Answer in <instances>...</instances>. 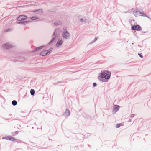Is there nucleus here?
I'll list each match as a JSON object with an SVG mask.
<instances>
[{
    "label": "nucleus",
    "instance_id": "26",
    "mask_svg": "<svg viewBox=\"0 0 151 151\" xmlns=\"http://www.w3.org/2000/svg\"><path fill=\"white\" fill-rule=\"evenodd\" d=\"M138 55H139V56L141 57V58H143V56L142 55V54L141 53H140V54H138Z\"/></svg>",
    "mask_w": 151,
    "mask_h": 151
},
{
    "label": "nucleus",
    "instance_id": "12",
    "mask_svg": "<svg viewBox=\"0 0 151 151\" xmlns=\"http://www.w3.org/2000/svg\"><path fill=\"white\" fill-rule=\"evenodd\" d=\"M28 22H29V21H21L18 22L17 23L20 24H24L25 25Z\"/></svg>",
    "mask_w": 151,
    "mask_h": 151
},
{
    "label": "nucleus",
    "instance_id": "20",
    "mask_svg": "<svg viewBox=\"0 0 151 151\" xmlns=\"http://www.w3.org/2000/svg\"><path fill=\"white\" fill-rule=\"evenodd\" d=\"M80 20L82 22H84L86 21V19H83L81 18L80 19Z\"/></svg>",
    "mask_w": 151,
    "mask_h": 151
},
{
    "label": "nucleus",
    "instance_id": "18",
    "mask_svg": "<svg viewBox=\"0 0 151 151\" xmlns=\"http://www.w3.org/2000/svg\"><path fill=\"white\" fill-rule=\"evenodd\" d=\"M35 93V91L33 89H31L30 90V93L32 95H34Z\"/></svg>",
    "mask_w": 151,
    "mask_h": 151
},
{
    "label": "nucleus",
    "instance_id": "5",
    "mask_svg": "<svg viewBox=\"0 0 151 151\" xmlns=\"http://www.w3.org/2000/svg\"><path fill=\"white\" fill-rule=\"evenodd\" d=\"M101 78H105L106 79H108L110 77V76L107 73L103 72L101 74Z\"/></svg>",
    "mask_w": 151,
    "mask_h": 151
},
{
    "label": "nucleus",
    "instance_id": "17",
    "mask_svg": "<svg viewBox=\"0 0 151 151\" xmlns=\"http://www.w3.org/2000/svg\"><path fill=\"white\" fill-rule=\"evenodd\" d=\"M11 137V136H7L6 137L3 138V139H5L6 140H10Z\"/></svg>",
    "mask_w": 151,
    "mask_h": 151
},
{
    "label": "nucleus",
    "instance_id": "21",
    "mask_svg": "<svg viewBox=\"0 0 151 151\" xmlns=\"http://www.w3.org/2000/svg\"><path fill=\"white\" fill-rule=\"evenodd\" d=\"M37 11H39V12H40V14H42V9H39L38 11L37 10H36L35 12H37Z\"/></svg>",
    "mask_w": 151,
    "mask_h": 151
},
{
    "label": "nucleus",
    "instance_id": "7",
    "mask_svg": "<svg viewBox=\"0 0 151 151\" xmlns=\"http://www.w3.org/2000/svg\"><path fill=\"white\" fill-rule=\"evenodd\" d=\"M132 29L133 30L141 31V27L139 25H134L132 27Z\"/></svg>",
    "mask_w": 151,
    "mask_h": 151
},
{
    "label": "nucleus",
    "instance_id": "11",
    "mask_svg": "<svg viewBox=\"0 0 151 151\" xmlns=\"http://www.w3.org/2000/svg\"><path fill=\"white\" fill-rule=\"evenodd\" d=\"M62 24V22L59 20L57 21L54 23V24L56 26L60 25Z\"/></svg>",
    "mask_w": 151,
    "mask_h": 151
},
{
    "label": "nucleus",
    "instance_id": "14",
    "mask_svg": "<svg viewBox=\"0 0 151 151\" xmlns=\"http://www.w3.org/2000/svg\"><path fill=\"white\" fill-rule=\"evenodd\" d=\"M116 106L115 107H114V110L115 111V112H117L119 110V106L118 105H115Z\"/></svg>",
    "mask_w": 151,
    "mask_h": 151
},
{
    "label": "nucleus",
    "instance_id": "1",
    "mask_svg": "<svg viewBox=\"0 0 151 151\" xmlns=\"http://www.w3.org/2000/svg\"><path fill=\"white\" fill-rule=\"evenodd\" d=\"M60 32L61 30L60 29L58 28L56 29L53 34V36L55 37L50 42H49L48 44H50L51 43H52L53 42H55L57 38L56 37H58Z\"/></svg>",
    "mask_w": 151,
    "mask_h": 151
},
{
    "label": "nucleus",
    "instance_id": "2",
    "mask_svg": "<svg viewBox=\"0 0 151 151\" xmlns=\"http://www.w3.org/2000/svg\"><path fill=\"white\" fill-rule=\"evenodd\" d=\"M62 36L64 39H68L70 37V33L67 31L66 27H63Z\"/></svg>",
    "mask_w": 151,
    "mask_h": 151
},
{
    "label": "nucleus",
    "instance_id": "23",
    "mask_svg": "<svg viewBox=\"0 0 151 151\" xmlns=\"http://www.w3.org/2000/svg\"><path fill=\"white\" fill-rule=\"evenodd\" d=\"M121 124H118L116 125V127L117 128H119Z\"/></svg>",
    "mask_w": 151,
    "mask_h": 151
},
{
    "label": "nucleus",
    "instance_id": "22",
    "mask_svg": "<svg viewBox=\"0 0 151 151\" xmlns=\"http://www.w3.org/2000/svg\"><path fill=\"white\" fill-rule=\"evenodd\" d=\"M15 140H17V139H15L13 137H12L11 136V137L10 138V140L11 141H13Z\"/></svg>",
    "mask_w": 151,
    "mask_h": 151
},
{
    "label": "nucleus",
    "instance_id": "16",
    "mask_svg": "<svg viewBox=\"0 0 151 151\" xmlns=\"http://www.w3.org/2000/svg\"><path fill=\"white\" fill-rule=\"evenodd\" d=\"M12 104L13 106H15L17 104V102L15 100H13L12 102Z\"/></svg>",
    "mask_w": 151,
    "mask_h": 151
},
{
    "label": "nucleus",
    "instance_id": "6",
    "mask_svg": "<svg viewBox=\"0 0 151 151\" xmlns=\"http://www.w3.org/2000/svg\"><path fill=\"white\" fill-rule=\"evenodd\" d=\"M63 42L62 39L61 38H59L58 39L57 43L55 45V46L57 47H59L62 45Z\"/></svg>",
    "mask_w": 151,
    "mask_h": 151
},
{
    "label": "nucleus",
    "instance_id": "19",
    "mask_svg": "<svg viewBox=\"0 0 151 151\" xmlns=\"http://www.w3.org/2000/svg\"><path fill=\"white\" fill-rule=\"evenodd\" d=\"M38 18L37 17H30V19L32 20H35Z\"/></svg>",
    "mask_w": 151,
    "mask_h": 151
},
{
    "label": "nucleus",
    "instance_id": "4",
    "mask_svg": "<svg viewBox=\"0 0 151 151\" xmlns=\"http://www.w3.org/2000/svg\"><path fill=\"white\" fill-rule=\"evenodd\" d=\"M53 50V48H51L47 50H44L42 52L40 55L42 56H45L47 55H49Z\"/></svg>",
    "mask_w": 151,
    "mask_h": 151
},
{
    "label": "nucleus",
    "instance_id": "13",
    "mask_svg": "<svg viewBox=\"0 0 151 151\" xmlns=\"http://www.w3.org/2000/svg\"><path fill=\"white\" fill-rule=\"evenodd\" d=\"M43 47V46H41L40 47H37L33 51V52H35L41 49H42Z\"/></svg>",
    "mask_w": 151,
    "mask_h": 151
},
{
    "label": "nucleus",
    "instance_id": "3",
    "mask_svg": "<svg viewBox=\"0 0 151 151\" xmlns=\"http://www.w3.org/2000/svg\"><path fill=\"white\" fill-rule=\"evenodd\" d=\"M133 13L136 17H137L139 15L141 16H144L147 17L148 19H150V17L147 16L146 14L139 11L134 10L133 11Z\"/></svg>",
    "mask_w": 151,
    "mask_h": 151
},
{
    "label": "nucleus",
    "instance_id": "15",
    "mask_svg": "<svg viewBox=\"0 0 151 151\" xmlns=\"http://www.w3.org/2000/svg\"><path fill=\"white\" fill-rule=\"evenodd\" d=\"M18 134V132L17 131H15V132H12V135L13 136H15V135L17 134Z\"/></svg>",
    "mask_w": 151,
    "mask_h": 151
},
{
    "label": "nucleus",
    "instance_id": "9",
    "mask_svg": "<svg viewBox=\"0 0 151 151\" xmlns=\"http://www.w3.org/2000/svg\"><path fill=\"white\" fill-rule=\"evenodd\" d=\"M70 115V111L67 109H66V111L63 114V116L66 117H67L69 116Z\"/></svg>",
    "mask_w": 151,
    "mask_h": 151
},
{
    "label": "nucleus",
    "instance_id": "10",
    "mask_svg": "<svg viewBox=\"0 0 151 151\" xmlns=\"http://www.w3.org/2000/svg\"><path fill=\"white\" fill-rule=\"evenodd\" d=\"M3 48L6 49H9L10 48L13 47L11 45L8 43H7L3 45Z\"/></svg>",
    "mask_w": 151,
    "mask_h": 151
},
{
    "label": "nucleus",
    "instance_id": "24",
    "mask_svg": "<svg viewBox=\"0 0 151 151\" xmlns=\"http://www.w3.org/2000/svg\"><path fill=\"white\" fill-rule=\"evenodd\" d=\"M98 39V38L97 37H95V39H94V40L93 42H92V43H93L94 42H95Z\"/></svg>",
    "mask_w": 151,
    "mask_h": 151
},
{
    "label": "nucleus",
    "instance_id": "8",
    "mask_svg": "<svg viewBox=\"0 0 151 151\" xmlns=\"http://www.w3.org/2000/svg\"><path fill=\"white\" fill-rule=\"evenodd\" d=\"M27 18V17L26 16L24 15H21L17 17V19L18 21H21L25 20Z\"/></svg>",
    "mask_w": 151,
    "mask_h": 151
},
{
    "label": "nucleus",
    "instance_id": "25",
    "mask_svg": "<svg viewBox=\"0 0 151 151\" xmlns=\"http://www.w3.org/2000/svg\"><path fill=\"white\" fill-rule=\"evenodd\" d=\"M93 86L94 87H95L96 86L97 84L95 83H94L93 84Z\"/></svg>",
    "mask_w": 151,
    "mask_h": 151
},
{
    "label": "nucleus",
    "instance_id": "27",
    "mask_svg": "<svg viewBox=\"0 0 151 151\" xmlns=\"http://www.w3.org/2000/svg\"><path fill=\"white\" fill-rule=\"evenodd\" d=\"M134 114H132L131 115V117H132V118H133L134 117Z\"/></svg>",
    "mask_w": 151,
    "mask_h": 151
}]
</instances>
